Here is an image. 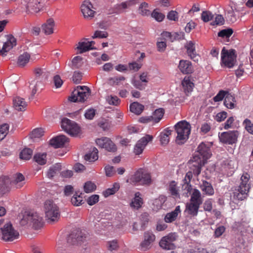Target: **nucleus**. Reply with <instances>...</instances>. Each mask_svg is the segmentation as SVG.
<instances>
[{"instance_id":"nucleus-1","label":"nucleus","mask_w":253,"mask_h":253,"mask_svg":"<svg viewBox=\"0 0 253 253\" xmlns=\"http://www.w3.org/2000/svg\"><path fill=\"white\" fill-rule=\"evenodd\" d=\"M211 144L202 142L197 148V154L190 161V169L195 176H198L202 167L207 163L211 155Z\"/></svg>"},{"instance_id":"nucleus-2","label":"nucleus","mask_w":253,"mask_h":253,"mask_svg":"<svg viewBox=\"0 0 253 253\" xmlns=\"http://www.w3.org/2000/svg\"><path fill=\"white\" fill-rule=\"evenodd\" d=\"M17 220L21 226L26 227L32 226L35 229L41 227L43 223L42 216L33 211H22L19 214Z\"/></svg>"},{"instance_id":"nucleus-3","label":"nucleus","mask_w":253,"mask_h":253,"mask_svg":"<svg viewBox=\"0 0 253 253\" xmlns=\"http://www.w3.org/2000/svg\"><path fill=\"white\" fill-rule=\"evenodd\" d=\"M250 179V175L248 173L245 172L243 173L240 178V184L233 193L234 199L243 201L247 198L251 188L249 183Z\"/></svg>"},{"instance_id":"nucleus-4","label":"nucleus","mask_w":253,"mask_h":253,"mask_svg":"<svg viewBox=\"0 0 253 253\" xmlns=\"http://www.w3.org/2000/svg\"><path fill=\"white\" fill-rule=\"evenodd\" d=\"M177 133L175 141L178 144H184L188 139L191 132V125L186 121H181L174 126Z\"/></svg>"},{"instance_id":"nucleus-5","label":"nucleus","mask_w":253,"mask_h":253,"mask_svg":"<svg viewBox=\"0 0 253 253\" xmlns=\"http://www.w3.org/2000/svg\"><path fill=\"white\" fill-rule=\"evenodd\" d=\"M0 236L5 242H12L19 238V233L10 221H6L0 228Z\"/></svg>"},{"instance_id":"nucleus-6","label":"nucleus","mask_w":253,"mask_h":253,"mask_svg":"<svg viewBox=\"0 0 253 253\" xmlns=\"http://www.w3.org/2000/svg\"><path fill=\"white\" fill-rule=\"evenodd\" d=\"M43 210L45 217L49 221H54L59 217L58 207L52 200H47L44 202Z\"/></svg>"},{"instance_id":"nucleus-7","label":"nucleus","mask_w":253,"mask_h":253,"mask_svg":"<svg viewBox=\"0 0 253 253\" xmlns=\"http://www.w3.org/2000/svg\"><path fill=\"white\" fill-rule=\"evenodd\" d=\"M61 126L62 128L71 136H76L79 133L78 124L66 118L61 120Z\"/></svg>"},{"instance_id":"nucleus-8","label":"nucleus","mask_w":253,"mask_h":253,"mask_svg":"<svg viewBox=\"0 0 253 253\" xmlns=\"http://www.w3.org/2000/svg\"><path fill=\"white\" fill-rule=\"evenodd\" d=\"M236 58L234 49L228 50L225 49L224 47L222 49L221 51V61L225 66L228 68L233 67L236 62Z\"/></svg>"},{"instance_id":"nucleus-9","label":"nucleus","mask_w":253,"mask_h":253,"mask_svg":"<svg viewBox=\"0 0 253 253\" xmlns=\"http://www.w3.org/2000/svg\"><path fill=\"white\" fill-rule=\"evenodd\" d=\"M239 135L238 131L230 130L222 132L219 135V138L223 143L232 145L237 142Z\"/></svg>"},{"instance_id":"nucleus-10","label":"nucleus","mask_w":253,"mask_h":253,"mask_svg":"<svg viewBox=\"0 0 253 253\" xmlns=\"http://www.w3.org/2000/svg\"><path fill=\"white\" fill-rule=\"evenodd\" d=\"M95 143L99 147L104 148L110 152H115L117 148L115 144L107 137H102L95 139Z\"/></svg>"},{"instance_id":"nucleus-11","label":"nucleus","mask_w":253,"mask_h":253,"mask_svg":"<svg viewBox=\"0 0 253 253\" xmlns=\"http://www.w3.org/2000/svg\"><path fill=\"white\" fill-rule=\"evenodd\" d=\"M133 182L140 184H149L151 182V177L149 173L143 172L140 169L135 172L131 178Z\"/></svg>"},{"instance_id":"nucleus-12","label":"nucleus","mask_w":253,"mask_h":253,"mask_svg":"<svg viewBox=\"0 0 253 253\" xmlns=\"http://www.w3.org/2000/svg\"><path fill=\"white\" fill-rule=\"evenodd\" d=\"M67 242L70 248L74 251H78L79 248V231L78 228L72 230L67 238Z\"/></svg>"},{"instance_id":"nucleus-13","label":"nucleus","mask_w":253,"mask_h":253,"mask_svg":"<svg viewBox=\"0 0 253 253\" xmlns=\"http://www.w3.org/2000/svg\"><path fill=\"white\" fill-rule=\"evenodd\" d=\"M176 240V236L175 234L171 233L165 236L161 240L159 245L161 248L167 250H174L175 246L173 243Z\"/></svg>"},{"instance_id":"nucleus-14","label":"nucleus","mask_w":253,"mask_h":253,"mask_svg":"<svg viewBox=\"0 0 253 253\" xmlns=\"http://www.w3.org/2000/svg\"><path fill=\"white\" fill-rule=\"evenodd\" d=\"M153 137L152 135L147 134L139 140L134 146L133 152L138 155L142 153L147 144L152 141Z\"/></svg>"},{"instance_id":"nucleus-15","label":"nucleus","mask_w":253,"mask_h":253,"mask_svg":"<svg viewBox=\"0 0 253 253\" xmlns=\"http://www.w3.org/2000/svg\"><path fill=\"white\" fill-rule=\"evenodd\" d=\"M25 177L20 173H17L13 175L12 179L9 182V186L14 188H20L25 184Z\"/></svg>"},{"instance_id":"nucleus-16","label":"nucleus","mask_w":253,"mask_h":253,"mask_svg":"<svg viewBox=\"0 0 253 253\" xmlns=\"http://www.w3.org/2000/svg\"><path fill=\"white\" fill-rule=\"evenodd\" d=\"M16 41L12 36L7 37V41L3 43L1 48H0V55L5 56L6 53L16 45Z\"/></svg>"},{"instance_id":"nucleus-17","label":"nucleus","mask_w":253,"mask_h":253,"mask_svg":"<svg viewBox=\"0 0 253 253\" xmlns=\"http://www.w3.org/2000/svg\"><path fill=\"white\" fill-rule=\"evenodd\" d=\"M92 4L88 0H85L81 7V10L85 18H91L94 16V11L92 9Z\"/></svg>"},{"instance_id":"nucleus-18","label":"nucleus","mask_w":253,"mask_h":253,"mask_svg":"<svg viewBox=\"0 0 253 253\" xmlns=\"http://www.w3.org/2000/svg\"><path fill=\"white\" fill-rule=\"evenodd\" d=\"M178 68L183 74H190L193 72L194 68L191 62L187 60H180Z\"/></svg>"},{"instance_id":"nucleus-19","label":"nucleus","mask_w":253,"mask_h":253,"mask_svg":"<svg viewBox=\"0 0 253 253\" xmlns=\"http://www.w3.org/2000/svg\"><path fill=\"white\" fill-rule=\"evenodd\" d=\"M185 48L189 57L194 61H198V55L196 51L195 43L192 41L187 42L185 45Z\"/></svg>"},{"instance_id":"nucleus-20","label":"nucleus","mask_w":253,"mask_h":253,"mask_svg":"<svg viewBox=\"0 0 253 253\" xmlns=\"http://www.w3.org/2000/svg\"><path fill=\"white\" fill-rule=\"evenodd\" d=\"M144 241L141 243L140 246L143 250L149 249L150 244L155 241V235L150 231L145 232L144 235Z\"/></svg>"},{"instance_id":"nucleus-21","label":"nucleus","mask_w":253,"mask_h":253,"mask_svg":"<svg viewBox=\"0 0 253 253\" xmlns=\"http://www.w3.org/2000/svg\"><path fill=\"white\" fill-rule=\"evenodd\" d=\"M68 141V138L63 135H58L50 140V145L55 148L61 147Z\"/></svg>"},{"instance_id":"nucleus-22","label":"nucleus","mask_w":253,"mask_h":253,"mask_svg":"<svg viewBox=\"0 0 253 253\" xmlns=\"http://www.w3.org/2000/svg\"><path fill=\"white\" fill-rule=\"evenodd\" d=\"M54 21L51 19H48L42 26V31L46 35H50L53 33Z\"/></svg>"},{"instance_id":"nucleus-23","label":"nucleus","mask_w":253,"mask_h":253,"mask_svg":"<svg viewBox=\"0 0 253 253\" xmlns=\"http://www.w3.org/2000/svg\"><path fill=\"white\" fill-rule=\"evenodd\" d=\"M42 7V0H30L27 4L29 10H33L35 12H39Z\"/></svg>"},{"instance_id":"nucleus-24","label":"nucleus","mask_w":253,"mask_h":253,"mask_svg":"<svg viewBox=\"0 0 253 253\" xmlns=\"http://www.w3.org/2000/svg\"><path fill=\"white\" fill-rule=\"evenodd\" d=\"M98 159V150L93 147L91 151H90L84 156V160L89 162H94Z\"/></svg>"},{"instance_id":"nucleus-25","label":"nucleus","mask_w":253,"mask_h":253,"mask_svg":"<svg viewBox=\"0 0 253 253\" xmlns=\"http://www.w3.org/2000/svg\"><path fill=\"white\" fill-rule=\"evenodd\" d=\"M181 212L180 208L179 206L176 207L173 211L167 213L165 217V221L167 223H171L174 221L178 214Z\"/></svg>"},{"instance_id":"nucleus-26","label":"nucleus","mask_w":253,"mask_h":253,"mask_svg":"<svg viewBox=\"0 0 253 253\" xmlns=\"http://www.w3.org/2000/svg\"><path fill=\"white\" fill-rule=\"evenodd\" d=\"M35 58L31 57L29 53L24 52L21 54L18 58L17 64L20 67L25 66L30 61H34Z\"/></svg>"},{"instance_id":"nucleus-27","label":"nucleus","mask_w":253,"mask_h":253,"mask_svg":"<svg viewBox=\"0 0 253 253\" xmlns=\"http://www.w3.org/2000/svg\"><path fill=\"white\" fill-rule=\"evenodd\" d=\"M224 105L228 109H232L236 106V100L235 96L231 93H227L224 100Z\"/></svg>"},{"instance_id":"nucleus-28","label":"nucleus","mask_w":253,"mask_h":253,"mask_svg":"<svg viewBox=\"0 0 253 253\" xmlns=\"http://www.w3.org/2000/svg\"><path fill=\"white\" fill-rule=\"evenodd\" d=\"M13 106L16 110L23 111L26 109L27 103L23 98L16 97L13 99Z\"/></svg>"},{"instance_id":"nucleus-29","label":"nucleus","mask_w":253,"mask_h":253,"mask_svg":"<svg viewBox=\"0 0 253 253\" xmlns=\"http://www.w3.org/2000/svg\"><path fill=\"white\" fill-rule=\"evenodd\" d=\"M140 196L141 194L139 192L135 194V196L130 204L131 208L138 210L141 207L143 204V201Z\"/></svg>"},{"instance_id":"nucleus-30","label":"nucleus","mask_w":253,"mask_h":253,"mask_svg":"<svg viewBox=\"0 0 253 253\" xmlns=\"http://www.w3.org/2000/svg\"><path fill=\"white\" fill-rule=\"evenodd\" d=\"M201 189L202 191L206 194L209 196L213 195L214 193V191L211 183L206 181L203 180L201 185Z\"/></svg>"},{"instance_id":"nucleus-31","label":"nucleus","mask_w":253,"mask_h":253,"mask_svg":"<svg viewBox=\"0 0 253 253\" xmlns=\"http://www.w3.org/2000/svg\"><path fill=\"white\" fill-rule=\"evenodd\" d=\"M201 205L190 202L186 205V210L189 214L195 216L198 214L199 209Z\"/></svg>"},{"instance_id":"nucleus-32","label":"nucleus","mask_w":253,"mask_h":253,"mask_svg":"<svg viewBox=\"0 0 253 253\" xmlns=\"http://www.w3.org/2000/svg\"><path fill=\"white\" fill-rule=\"evenodd\" d=\"M190 202L199 204L201 205L203 203V200L201 198V193L198 189H194L191 196Z\"/></svg>"},{"instance_id":"nucleus-33","label":"nucleus","mask_w":253,"mask_h":253,"mask_svg":"<svg viewBox=\"0 0 253 253\" xmlns=\"http://www.w3.org/2000/svg\"><path fill=\"white\" fill-rule=\"evenodd\" d=\"M172 131L166 128L162 131L160 135V141L162 145H167L169 141V135L171 134Z\"/></svg>"},{"instance_id":"nucleus-34","label":"nucleus","mask_w":253,"mask_h":253,"mask_svg":"<svg viewBox=\"0 0 253 253\" xmlns=\"http://www.w3.org/2000/svg\"><path fill=\"white\" fill-rule=\"evenodd\" d=\"M144 106L137 102H134L130 105V111L136 115H140L143 111Z\"/></svg>"},{"instance_id":"nucleus-35","label":"nucleus","mask_w":253,"mask_h":253,"mask_svg":"<svg viewBox=\"0 0 253 253\" xmlns=\"http://www.w3.org/2000/svg\"><path fill=\"white\" fill-rule=\"evenodd\" d=\"M90 94V89L86 86L80 85V102H83L87 99Z\"/></svg>"},{"instance_id":"nucleus-36","label":"nucleus","mask_w":253,"mask_h":253,"mask_svg":"<svg viewBox=\"0 0 253 253\" xmlns=\"http://www.w3.org/2000/svg\"><path fill=\"white\" fill-rule=\"evenodd\" d=\"M165 114V110L163 108H159L156 109L153 113L151 117L153 118V121L155 123H157L162 119Z\"/></svg>"},{"instance_id":"nucleus-37","label":"nucleus","mask_w":253,"mask_h":253,"mask_svg":"<svg viewBox=\"0 0 253 253\" xmlns=\"http://www.w3.org/2000/svg\"><path fill=\"white\" fill-rule=\"evenodd\" d=\"M9 179L8 177H5L0 183V197L2 196L3 194L9 191Z\"/></svg>"},{"instance_id":"nucleus-38","label":"nucleus","mask_w":253,"mask_h":253,"mask_svg":"<svg viewBox=\"0 0 253 253\" xmlns=\"http://www.w3.org/2000/svg\"><path fill=\"white\" fill-rule=\"evenodd\" d=\"M34 160L39 165H44L46 163V153H37L34 155Z\"/></svg>"},{"instance_id":"nucleus-39","label":"nucleus","mask_w":253,"mask_h":253,"mask_svg":"<svg viewBox=\"0 0 253 253\" xmlns=\"http://www.w3.org/2000/svg\"><path fill=\"white\" fill-rule=\"evenodd\" d=\"M95 42L94 41L87 42H80V53L86 52L91 49H96L92 46Z\"/></svg>"},{"instance_id":"nucleus-40","label":"nucleus","mask_w":253,"mask_h":253,"mask_svg":"<svg viewBox=\"0 0 253 253\" xmlns=\"http://www.w3.org/2000/svg\"><path fill=\"white\" fill-rule=\"evenodd\" d=\"M182 84L183 86L185 93H189L193 90L194 84L191 81L190 79L188 78H184L182 82Z\"/></svg>"},{"instance_id":"nucleus-41","label":"nucleus","mask_w":253,"mask_h":253,"mask_svg":"<svg viewBox=\"0 0 253 253\" xmlns=\"http://www.w3.org/2000/svg\"><path fill=\"white\" fill-rule=\"evenodd\" d=\"M161 36L165 41L169 40V41L173 42L174 41L178 39L179 34L177 33H174L171 34V33L169 32H163L161 34Z\"/></svg>"},{"instance_id":"nucleus-42","label":"nucleus","mask_w":253,"mask_h":253,"mask_svg":"<svg viewBox=\"0 0 253 253\" xmlns=\"http://www.w3.org/2000/svg\"><path fill=\"white\" fill-rule=\"evenodd\" d=\"M119 184L118 183H115L112 187L106 189L103 192V194L105 197H107L111 195L114 194L119 190Z\"/></svg>"},{"instance_id":"nucleus-43","label":"nucleus","mask_w":253,"mask_h":253,"mask_svg":"<svg viewBox=\"0 0 253 253\" xmlns=\"http://www.w3.org/2000/svg\"><path fill=\"white\" fill-rule=\"evenodd\" d=\"M79 98V86H77L68 97V101L71 103L77 102Z\"/></svg>"},{"instance_id":"nucleus-44","label":"nucleus","mask_w":253,"mask_h":253,"mask_svg":"<svg viewBox=\"0 0 253 253\" xmlns=\"http://www.w3.org/2000/svg\"><path fill=\"white\" fill-rule=\"evenodd\" d=\"M61 169V166L60 164H56L51 167L47 172V176L49 178H51L59 172Z\"/></svg>"},{"instance_id":"nucleus-45","label":"nucleus","mask_w":253,"mask_h":253,"mask_svg":"<svg viewBox=\"0 0 253 253\" xmlns=\"http://www.w3.org/2000/svg\"><path fill=\"white\" fill-rule=\"evenodd\" d=\"M169 189L170 193L173 197H179L177 184L174 181H172L170 182Z\"/></svg>"},{"instance_id":"nucleus-46","label":"nucleus","mask_w":253,"mask_h":253,"mask_svg":"<svg viewBox=\"0 0 253 253\" xmlns=\"http://www.w3.org/2000/svg\"><path fill=\"white\" fill-rule=\"evenodd\" d=\"M41 84V82L37 79H34L30 82L29 87L32 90V95L33 96L36 93Z\"/></svg>"},{"instance_id":"nucleus-47","label":"nucleus","mask_w":253,"mask_h":253,"mask_svg":"<svg viewBox=\"0 0 253 253\" xmlns=\"http://www.w3.org/2000/svg\"><path fill=\"white\" fill-rule=\"evenodd\" d=\"M33 151L29 148L24 149L20 154V159L24 160H29L32 155Z\"/></svg>"},{"instance_id":"nucleus-48","label":"nucleus","mask_w":253,"mask_h":253,"mask_svg":"<svg viewBox=\"0 0 253 253\" xmlns=\"http://www.w3.org/2000/svg\"><path fill=\"white\" fill-rule=\"evenodd\" d=\"M126 80L125 77L122 76L110 78L108 79V84L111 85H119L121 82Z\"/></svg>"},{"instance_id":"nucleus-49","label":"nucleus","mask_w":253,"mask_h":253,"mask_svg":"<svg viewBox=\"0 0 253 253\" xmlns=\"http://www.w3.org/2000/svg\"><path fill=\"white\" fill-rule=\"evenodd\" d=\"M96 186L94 183L91 181H87L84 183V189L85 193H90L96 189Z\"/></svg>"},{"instance_id":"nucleus-50","label":"nucleus","mask_w":253,"mask_h":253,"mask_svg":"<svg viewBox=\"0 0 253 253\" xmlns=\"http://www.w3.org/2000/svg\"><path fill=\"white\" fill-rule=\"evenodd\" d=\"M8 128L9 126L6 124L0 126V141L3 140L7 134Z\"/></svg>"},{"instance_id":"nucleus-51","label":"nucleus","mask_w":253,"mask_h":253,"mask_svg":"<svg viewBox=\"0 0 253 253\" xmlns=\"http://www.w3.org/2000/svg\"><path fill=\"white\" fill-rule=\"evenodd\" d=\"M243 125L246 130L250 134L253 135V123L248 119H246L243 122Z\"/></svg>"},{"instance_id":"nucleus-52","label":"nucleus","mask_w":253,"mask_h":253,"mask_svg":"<svg viewBox=\"0 0 253 253\" xmlns=\"http://www.w3.org/2000/svg\"><path fill=\"white\" fill-rule=\"evenodd\" d=\"M213 15L209 11H204L201 14V19L205 22H208L212 19Z\"/></svg>"},{"instance_id":"nucleus-53","label":"nucleus","mask_w":253,"mask_h":253,"mask_svg":"<svg viewBox=\"0 0 253 253\" xmlns=\"http://www.w3.org/2000/svg\"><path fill=\"white\" fill-rule=\"evenodd\" d=\"M130 5V2H124L116 6L117 13H121L124 12V10Z\"/></svg>"},{"instance_id":"nucleus-54","label":"nucleus","mask_w":253,"mask_h":253,"mask_svg":"<svg viewBox=\"0 0 253 253\" xmlns=\"http://www.w3.org/2000/svg\"><path fill=\"white\" fill-rule=\"evenodd\" d=\"M148 4L146 2H143L141 4L139 7L140 13L142 15L147 16L150 14V11L147 9Z\"/></svg>"},{"instance_id":"nucleus-55","label":"nucleus","mask_w":253,"mask_h":253,"mask_svg":"<svg viewBox=\"0 0 253 253\" xmlns=\"http://www.w3.org/2000/svg\"><path fill=\"white\" fill-rule=\"evenodd\" d=\"M68 66L72 69H78L79 67V56H77L73 58L71 62L68 64Z\"/></svg>"},{"instance_id":"nucleus-56","label":"nucleus","mask_w":253,"mask_h":253,"mask_svg":"<svg viewBox=\"0 0 253 253\" xmlns=\"http://www.w3.org/2000/svg\"><path fill=\"white\" fill-rule=\"evenodd\" d=\"M233 32L231 29H224L218 32V36L222 38H229Z\"/></svg>"},{"instance_id":"nucleus-57","label":"nucleus","mask_w":253,"mask_h":253,"mask_svg":"<svg viewBox=\"0 0 253 253\" xmlns=\"http://www.w3.org/2000/svg\"><path fill=\"white\" fill-rule=\"evenodd\" d=\"M224 22L225 20L223 17L221 15L218 14L215 16L214 21L211 23V25L213 26L222 25L224 24Z\"/></svg>"},{"instance_id":"nucleus-58","label":"nucleus","mask_w":253,"mask_h":253,"mask_svg":"<svg viewBox=\"0 0 253 253\" xmlns=\"http://www.w3.org/2000/svg\"><path fill=\"white\" fill-rule=\"evenodd\" d=\"M43 134V131L42 128L35 129L31 133V137L32 139L39 138Z\"/></svg>"},{"instance_id":"nucleus-59","label":"nucleus","mask_w":253,"mask_h":253,"mask_svg":"<svg viewBox=\"0 0 253 253\" xmlns=\"http://www.w3.org/2000/svg\"><path fill=\"white\" fill-rule=\"evenodd\" d=\"M99 198V195L96 194L92 195L87 198L86 202L89 205L92 206L98 202Z\"/></svg>"},{"instance_id":"nucleus-60","label":"nucleus","mask_w":253,"mask_h":253,"mask_svg":"<svg viewBox=\"0 0 253 253\" xmlns=\"http://www.w3.org/2000/svg\"><path fill=\"white\" fill-rule=\"evenodd\" d=\"M151 16L158 22L162 21L165 18V15L157 11L156 10H154L153 11V12L151 13Z\"/></svg>"},{"instance_id":"nucleus-61","label":"nucleus","mask_w":253,"mask_h":253,"mask_svg":"<svg viewBox=\"0 0 253 253\" xmlns=\"http://www.w3.org/2000/svg\"><path fill=\"white\" fill-rule=\"evenodd\" d=\"M98 126L102 128L103 130H108L111 127V124L108 121L105 120H102L98 123Z\"/></svg>"},{"instance_id":"nucleus-62","label":"nucleus","mask_w":253,"mask_h":253,"mask_svg":"<svg viewBox=\"0 0 253 253\" xmlns=\"http://www.w3.org/2000/svg\"><path fill=\"white\" fill-rule=\"evenodd\" d=\"M227 93L224 90H220L218 93L213 97V100L215 102H218L221 101L226 95Z\"/></svg>"},{"instance_id":"nucleus-63","label":"nucleus","mask_w":253,"mask_h":253,"mask_svg":"<svg viewBox=\"0 0 253 253\" xmlns=\"http://www.w3.org/2000/svg\"><path fill=\"white\" fill-rule=\"evenodd\" d=\"M167 18L169 20H172V21H178V13L176 11L171 10L168 13V14L167 15Z\"/></svg>"},{"instance_id":"nucleus-64","label":"nucleus","mask_w":253,"mask_h":253,"mask_svg":"<svg viewBox=\"0 0 253 253\" xmlns=\"http://www.w3.org/2000/svg\"><path fill=\"white\" fill-rule=\"evenodd\" d=\"M104 169L106 176L109 177L112 176L116 172L114 167L110 165L106 166Z\"/></svg>"}]
</instances>
